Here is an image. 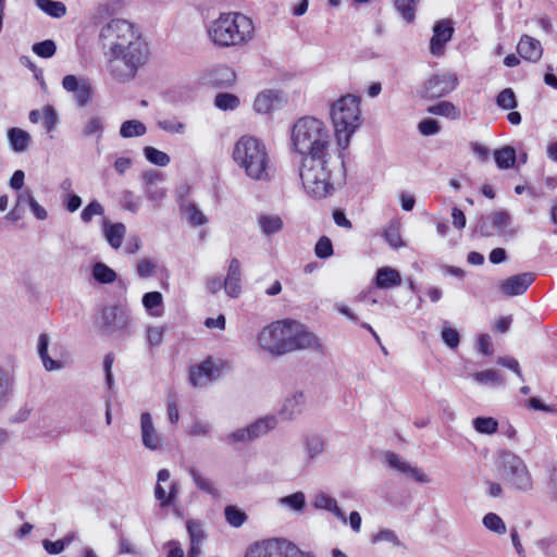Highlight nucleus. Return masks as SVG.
I'll return each mask as SVG.
<instances>
[{
	"mask_svg": "<svg viewBox=\"0 0 557 557\" xmlns=\"http://www.w3.org/2000/svg\"><path fill=\"white\" fill-rule=\"evenodd\" d=\"M536 546L546 557H557V543L555 540L550 537L539 540Z\"/></svg>",
	"mask_w": 557,
	"mask_h": 557,
	"instance_id": "774afa93",
	"label": "nucleus"
},
{
	"mask_svg": "<svg viewBox=\"0 0 557 557\" xmlns=\"http://www.w3.org/2000/svg\"><path fill=\"white\" fill-rule=\"evenodd\" d=\"M8 137L12 149L16 152L25 151L30 143L29 134L16 127L9 129Z\"/></svg>",
	"mask_w": 557,
	"mask_h": 557,
	"instance_id": "2f4dec72",
	"label": "nucleus"
},
{
	"mask_svg": "<svg viewBox=\"0 0 557 557\" xmlns=\"http://www.w3.org/2000/svg\"><path fill=\"white\" fill-rule=\"evenodd\" d=\"M32 49L33 52L38 57L48 59L55 54L57 45L53 40L46 39L44 41L34 44Z\"/></svg>",
	"mask_w": 557,
	"mask_h": 557,
	"instance_id": "09e8293b",
	"label": "nucleus"
},
{
	"mask_svg": "<svg viewBox=\"0 0 557 557\" xmlns=\"http://www.w3.org/2000/svg\"><path fill=\"white\" fill-rule=\"evenodd\" d=\"M37 7L48 15L60 18L65 15L66 7L63 2L53 0H35Z\"/></svg>",
	"mask_w": 557,
	"mask_h": 557,
	"instance_id": "e433bc0d",
	"label": "nucleus"
},
{
	"mask_svg": "<svg viewBox=\"0 0 557 557\" xmlns=\"http://www.w3.org/2000/svg\"><path fill=\"white\" fill-rule=\"evenodd\" d=\"M120 203L125 210L137 213L141 205V199L133 191L124 190L121 195Z\"/></svg>",
	"mask_w": 557,
	"mask_h": 557,
	"instance_id": "de8ad7c7",
	"label": "nucleus"
},
{
	"mask_svg": "<svg viewBox=\"0 0 557 557\" xmlns=\"http://www.w3.org/2000/svg\"><path fill=\"white\" fill-rule=\"evenodd\" d=\"M91 274L100 284H111L117 277L116 272L103 262H96L92 265Z\"/></svg>",
	"mask_w": 557,
	"mask_h": 557,
	"instance_id": "473e14b6",
	"label": "nucleus"
},
{
	"mask_svg": "<svg viewBox=\"0 0 557 557\" xmlns=\"http://www.w3.org/2000/svg\"><path fill=\"white\" fill-rule=\"evenodd\" d=\"M50 343V337L46 333H41L38 338L37 351L42 361V364L47 371L60 370L62 368V363L60 361H55L51 359L48 355V346Z\"/></svg>",
	"mask_w": 557,
	"mask_h": 557,
	"instance_id": "bb28decb",
	"label": "nucleus"
},
{
	"mask_svg": "<svg viewBox=\"0 0 557 557\" xmlns=\"http://www.w3.org/2000/svg\"><path fill=\"white\" fill-rule=\"evenodd\" d=\"M306 397L302 392H296L286 398L282 408V414L285 419H293L302 411Z\"/></svg>",
	"mask_w": 557,
	"mask_h": 557,
	"instance_id": "cd10ccee",
	"label": "nucleus"
},
{
	"mask_svg": "<svg viewBox=\"0 0 557 557\" xmlns=\"http://www.w3.org/2000/svg\"><path fill=\"white\" fill-rule=\"evenodd\" d=\"M253 23L242 13H222L208 28L210 40L219 47L240 46L252 39Z\"/></svg>",
	"mask_w": 557,
	"mask_h": 557,
	"instance_id": "39448f33",
	"label": "nucleus"
},
{
	"mask_svg": "<svg viewBox=\"0 0 557 557\" xmlns=\"http://www.w3.org/2000/svg\"><path fill=\"white\" fill-rule=\"evenodd\" d=\"M169 480L170 471L168 469L159 470L153 494L161 508L174 507L181 491L180 483L177 481H172L169 486V492L166 493L162 483L168 482Z\"/></svg>",
	"mask_w": 557,
	"mask_h": 557,
	"instance_id": "4468645a",
	"label": "nucleus"
},
{
	"mask_svg": "<svg viewBox=\"0 0 557 557\" xmlns=\"http://www.w3.org/2000/svg\"><path fill=\"white\" fill-rule=\"evenodd\" d=\"M494 159L500 170H508L515 166L517 161L516 149L511 146H504L494 151Z\"/></svg>",
	"mask_w": 557,
	"mask_h": 557,
	"instance_id": "c756f323",
	"label": "nucleus"
},
{
	"mask_svg": "<svg viewBox=\"0 0 557 557\" xmlns=\"http://www.w3.org/2000/svg\"><path fill=\"white\" fill-rule=\"evenodd\" d=\"M384 237L392 248L396 249L404 245L400 236L399 225L397 223H391L386 227Z\"/></svg>",
	"mask_w": 557,
	"mask_h": 557,
	"instance_id": "5fc2aeb1",
	"label": "nucleus"
},
{
	"mask_svg": "<svg viewBox=\"0 0 557 557\" xmlns=\"http://www.w3.org/2000/svg\"><path fill=\"white\" fill-rule=\"evenodd\" d=\"M336 499L332 496H330L329 494L324 493V492H319L317 494H314V496L312 497L311 499V505L315 508V509H324L326 511H329L332 506L335 504Z\"/></svg>",
	"mask_w": 557,
	"mask_h": 557,
	"instance_id": "bf43d9fd",
	"label": "nucleus"
},
{
	"mask_svg": "<svg viewBox=\"0 0 557 557\" xmlns=\"http://www.w3.org/2000/svg\"><path fill=\"white\" fill-rule=\"evenodd\" d=\"M385 463L404 474L411 476L414 481L419 483H429L430 478L425 474L421 469L411 466L407 461L403 460L397 454L393 451H387L385 454Z\"/></svg>",
	"mask_w": 557,
	"mask_h": 557,
	"instance_id": "a211bd4d",
	"label": "nucleus"
},
{
	"mask_svg": "<svg viewBox=\"0 0 557 557\" xmlns=\"http://www.w3.org/2000/svg\"><path fill=\"white\" fill-rule=\"evenodd\" d=\"M99 333L116 339H125L132 335L133 317L126 307L104 306L95 321Z\"/></svg>",
	"mask_w": 557,
	"mask_h": 557,
	"instance_id": "6e6552de",
	"label": "nucleus"
},
{
	"mask_svg": "<svg viewBox=\"0 0 557 557\" xmlns=\"http://www.w3.org/2000/svg\"><path fill=\"white\" fill-rule=\"evenodd\" d=\"M158 126L170 134H184L186 126L176 119H165L158 121Z\"/></svg>",
	"mask_w": 557,
	"mask_h": 557,
	"instance_id": "6e6d98bb",
	"label": "nucleus"
},
{
	"mask_svg": "<svg viewBox=\"0 0 557 557\" xmlns=\"http://www.w3.org/2000/svg\"><path fill=\"white\" fill-rule=\"evenodd\" d=\"M360 99L346 95L335 101L331 107V119L335 129L337 145L345 150L350 143L352 134L361 125Z\"/></svg>",
	"mask_w": 557,
	"mask_h": 557,
	"instance_id": "0eeeda50",
	"label": "nucleus"
},
{
	"mask_svg": "<svg viewBox=\"0 0 557 557\" xmlns=\"http://www.w3.org/2000/svg\"><path fill=\"white\" fill-rule=\"evenodd\" d=\"M457 76L453 73L442 72L431 75L422 85L420 95L424 99L445 97L456 89Z\"/></svg>",
	"mask_w": 557,
	"mask_h": 557,
	"instance_id": "f8f14e48",
	"label": "nucleus"
},
{
	"mask_svg": "<svg viewBox=\"0 0 557 557\" xmlns=\"http://www.w3.org/2000/svg\"><path fill=\"white\" fill-rule=\"evenodd\" d=\"M13 387L12 380L0 368V408L5 405Z\"/></svg>",
	"mask_w": 557,
	"mask_h": 557,
	"instance_id": "13d9d810",
	"label": "nucleus"
},
{
	"mask_svg": "<svg viewBox=\"0 0 557 557\" xmlns=\"http://www.w3.org/2000/svg\"><path fill=\"white\" fill-rule=\"evenodd\" d=\"M476 232L484 237H491L497 233L505 238H513L518 234V227L512 226V218L508 211L497 210L481 216Z\"/></svg>",
	"mask_w": 557,
	"mask_h": 557,
	"instance_id": "9b49d317",
	"label": "nucleus"
},
{
	"mask_svg": "<svg viewBox=\"0 0 557 557\" xmlns=\"http://www.w3.org/2000/svg\"><path fill=\"white\" fill-rule=\"evenodd\" d=\"M418 0H396L395 5L407 22L414 20L416 5Z\"/></svg>",
	"mask_w": 557,
	"mask_h": 557,
	"instance_id": "864d4df0",
	"label": "nucleus"
},
{
	"mask_svg": "<svg viewBox=\"0 0 557 557\" xmlns=\"http://www.w3.org/2000/svg\"><path fill=\"white\" fill-rule=\"evenodd\" d=\"M533 282L534 274L532 272H524L502 281L499 289L505 296L515 297L524 294Z\"/></svg>",
	"mask_w": 557,
	"mask_h": 557,
	"instance_id": "dca6fc26",
	"label": "nucleus"
},
{
	"mask_svg": "<svg viewBox=\"0 0 557 557\" xmlns=\"http://www.w3.org/2000/svg\"><path fill=\"white\" fill-rule=\"evenodd\" d=\"M496 103L504 110H512L518 106L516 95L511 88H505L500 91L496 98Z\"/></svg>",
	"mask_w": 557,
	"mask_h": 557,
	"instance_id": "8fccbe9b",
	"label": "nucleus"
},
{
	"mask_svg": "<svg viewBox=\"0 0 557 557\" xmlns=\"http://www.w3.org/2000/svg\"><path fill=\"white\" fill-rule=\"evenodd\" d=\"M144 154L146 159L156 165L166 166L170 163V157L154 147L147 146L144 148Z\"/></svg>",
	"mask_w": 557,
	"mask_h": 557,
	"instance_id": "c03bdc74",
	"label": "nucleus"
},
{
	"mask_svg": "<svg viewBox=\"0 0 557 557\" xmlns=\"http://www.w3.org/2000/svg\"><path fill=\"white\" fill-rule=\"evenodd\" d=\"M335 165L332 152L301 158L298 165L299 177L310 198L321 200L333 195L335 187L332 176Z\"/></svg>",
	"mask_w": 557,
	"mask_h": 557,
	"instance_id": "7ed1b4c3",
	"label": "nucleus"
},
{
	"mask_svg": "<svg viewBox=\"0 0 557 557\" xmlns=\"http://www.w3.org/2000/svg\"><path fill=\"white\" fill-rule=\"evenodd\" d=\"M236 79L234 70L227 65H219L210 70L206 75L207 84L213 87H228Z\"/></svg>",
	"mask_w": 557,
	"mask_h": 557,
	"instance_id": "5701e85b",
	"label": "nucleus"
},
{
	"mask_svg": "<svg viewBox=\"0 0 557 557\" xmlns=\"http://www.w3.org/2000/svg\"><path fill=\"white\" fill-rule=\"evenodd\" d=\"M101 214H103L102 205L97 200H92L81 212V219L85 223H89L95 215H101Z\"/></svg>",
	"mask_w": 557,
	"mask_h": 557,
	"instance_id": "e2e57ef3",
	"label": "nucleus"
},
{
	"mask_svg": "<svg viewBox=\"0 0 557 557\" xmlns=\"http://www.w3.org/2000/svg\"><path fill=\"white\" fill-rule=\"evenodd\" d=\"M517 52L522 59L536 63L542 58L543 47L540 40L522 35L517 45Z\"/></svg>",
	"mask_w": 557,
	"mask_h": 557,
	"instance_id": "412c9836",
	"label": "nucleus"
},
{
	"mask_svg": "<svg viewBox=\"0 0 557 557\" xmlns=\"http://www.w3.org/2000/svg\"><path fill=\"white\" fill-rule=\"evenodd\" d=\"M428 112L434 115L445 116L451 120H457L460 116L458 108L449 101H441L428 108Z\"/></svg>",
	"mask_w": 557,
	"mask_h": 557,
	"instance_id": "f704fd0d",
	"label": "nucleus"
},
{
	"mask_svg": "<svg viewBox=\"0 0 557 557\" xmlns=\"http://www.w3.org/2000/svg\"><path fill=\"white\" fill-rule=\"evenodd\" d=\"M62 87L73 95L78 107H86L92 96V86L87 77H78L73 74L65 75L62 79Z\"/></svg>",
	"mask_w": 557,
	"mask_h": 557,
	"instance_id": "ddd939ff",
	"label": "nucleus"
},
{
	"mask_svg": "<svg viewBox=\"0 0 557 557\" xmlns=\"http://www.w3.org/2000/svg\"><path fill=\"white\" fill-rule=\"evenodd\" d=\"M140 433L141 443L146 448L150 450H157L162 447L163 440L156 430L152 422V417L149 412H144L140 416Z\"/></svg>",
	"mask_w": 557,
	"mask_h": 557,
	"instance_id": "aec40b11",
	"label": "nucleus"
},
{
	"mask_svg": "<svg viewBox=\"0 0 557 557\" xmlns=\"http://www.w3.org/2000/svg\"><path fill=\"white\" fill-rule=\"evenodd\" d=\"M333 245L329 237L322 236L315 244L314 253L320 259H326L333 255Z\"/></svg>",
	"mask_w": 557,
	"mask_h": 557,
	"instance_id": "052dcab7",
	"label": "nucleus"
},
{
	"mask_svg": "<svg viewBox=\"0 0 557 557\" xmlns=\"http://www.w3.org/2000/svg\"><path fill=\"white\" fill-rule=\"evenodd\" d=\"M258 224L262 234L265 236L277 234L284 227L282 218L276 214H261L258 218Z\"/></svg>",
	"mask_w": 557,
	"mask_h": 557,
	"instance_id": "c85d7f7f",
	"label": "nucleus"
},
{
	"mask_svg": "<svg viewBox=\"0 0 557 557\" xmlns=\"http://www.w3.org/2000/svg\"><path fill=\"white\" fill-rule=\"evenodd\" d=\"M454 27L448 20H441L433 27V36L430 40V50L433 55H441L445 45L451 39Z\"/></svg>",
	"mask_w": 557,
	"mask_h": 557,
	"instance_id": "f3484780",
	"label": "nucleus"
},
{
	"mask_svg": "<svg viewBox=\"0 0 557 557\" xmlns=\"http://www.w3.org/2000/svg\"><path fill=\"white\" fill-rule=\"evenodd\" d=\"M233 159L251 180H270V159L262 140L252 136L240 137L235 144Z\"/></svg>",
	"mask_w": 557,
	"mask_h": 557,
	"instance_id": "423d86ee",
	"label": "nucleus"
},
{
	"mask_svg": "<svg viewBox=\"0 0 557 557\" xmlns=\"http://www.w3.org/2000/svg\"><path fill=\"white\" fill-rule=\"evenodd\" d=\"M482 523L488 531L494 532L498 535H503L507 531L506 524L503 521V519L494 512L486 513L482 519Z\"/></svg>",
	"mask_w": 557,
	"mask_h": 557,
	"instance_id": "79ce46f5",
	"label": "nucleus"
},
{
	"mask_svg": "<svg viewBox=\"0 0 557 557\" xmlns=\"http://www.w3.org/2000/svg\"><path fill=\"white\" fill-rule=\"evenodd\" d=\"M500 475L507 486L516 492L530 493L533 490V479L527 463L513 453L502 454Z\"/></svg>",
	"mask_w": 557,
	"mask_h": 557,
	"instance_id": "1a4fd4ad",
	"label": "nucleus"
},
{
	"mask_svg": "<svg viewBox=\"0 0 557 557\" xmlns=\"http://www.w3.org/2000/svg\"><path fill=\"white\" fill-rule=\"evenodd\" d=\"M162 301L163 297L160 292H148L143 296V306L154 317L162 314V310H158L161 308Z\"/></svg>",
	"mask_w": 557,
	"mask_h": 557,
	"instance_id": "ea45409f",
	"label": "nucleus"
},
{
	"mask_svg": "<svg viewBox=\"0 0 557 557\" xmlns=\"http://www.w3.org/2000/svg\"><path fill=\"white\" fill-rule=\"evenodd\" d=\"M302 447L307 462H312L320 458L325 451V441L321 434L308 433L304 436Z\"/></svg>",
	"mask_w": 557,
	"mask_h": 557,
	"instance_id": "b1692460",
	"label": "nucleus"
},
{
	"mask_svg": "<svg viewBox=\"0 0 557 557\" xmlns=\"http://www.w3.org/2000/svg\"><path fill=\"white\" fill-rule=\"evenodd\" d=\"M375 284L379 288L386 289L399 286L401 284V277L397 270L383 267L376 271Z\"/></svg>",
	"mask_w": 557,
	"mask_h": 557,
	"instance_id": "a878e982",
	"label": "nucleus"
},
{
	"mask_svg": "<svg viewBox=\"0 0 557 557\" xmlns=\"http://www.w3.org/2000/svg\"><path fill=\"white\" fill-rule=\"evenodd\" d=\"M245 557H313L285 539H270L249 546Z\"/></svg>",
	"mask_w": 557,
	"mask_h": 557,
	"instance_id": "9d476101",
	"label": "nucleus"
},
{
	"mask_svg": "<svg viewBox=\"0 0 557 557\" xmlns=\"http://www.w3.org/2000/svg\"><path fill=\"white\" fill-rule=\"evenodd\" d=\"M214 104L220 110H235L239 106V99L233 94L221 92L215 96Z\"/></svg>",
	"mask_w": 557,
	"mask_h": 557,
	"instance_id": "37998d69",
	"label": "nucleus"
},
{
	"mask_svg": "<svg viewBox=\"0 0 557 557\" xmlns=\"http://www.w3.org/2000/svg\"><path fill=\"white\" fill-rule=\"evenodd\" d=\"M188 473L200 491L206 492L213 497H219V490L214 486L210 479L203 476L196 468H190Z\"/></svg>",
	"mask_w": 557,
	"mask_h": 557,
	"instance_id": "72a5a7b5",
	"label": "nucleus"
},
{
	"mask_svg": "<svg viewBox=\"0 0 557 557\" xmlns=\"http://www.w3.org/2000/svg\"><path fill=\"white\" fill-rule=\"evenodd\" d=\"M220 374L219 367L212 359H207L189 370V381L195 387H203L215 380Z\"/></svg>",
	"mask_w": 557,
	"mask_h": 557,
	"instance_id": "2eb2a0df",
	"label": "nucleus"
},
{
	"mask_svg": "<svg viewBox=\"0 0 557 557\" xmlns=\"http://www.w3.org/2000/svg\"><path fill=\"white\" fill-rule=\"evenodd\" d=\"M442 339L443 342L451 349H455L459 346L460 335L456 329L450 326H444L442 330Z\"/></svg>",
	"mask_w": 557,
	"mask_h": 557,
	"instance_id": "0e129e2a",
	"label": "nucleus"
},
{
	"mask_svg": "<svg viewBox=\"0 0 557 557\" xmlns=\"http://www.w3.org/2000/svg\"><path fill=\"white\" fill-rule=\"evenodd\" d=\"M259 346L272 356L298 349L312 348L318 345L317 336L293 320L275 321L264 326L257 337Z\"/></svg>",
	"mask_w": 557,
	"mask_h": 557,
	"instance_id": "f03ea898",
	"label": "nucleus"
},
{
	"mask_svg": "<svg viewBox=\"0 0 557 557\" xmlns=\"http://www.w3.org/2000/svg\"><path fill=\"white\" fill-rule=\"evenodd\" d=\"M278 505L287 507L296 512H301L306 506V496L302 492H296L290 495L278 498Z\"/></svg>",
	"mask_w": 557,
	"mask_h": 557,
	"instance_id": "58836bf2",
	"label": "nucleus"
},
{
	"mask_svg": "<svg viewBox=\"0 0 557 557\" xmlns=\"http://www.w3.org/2000/svg\"><path fill=\"white\" fill-rule=\"evenodd\" d=\"M473 428L481 434H494L498 430V422L492 417H478L472 421Z\"/></svg>",
	"mask_w": 557,
	"mask_h": 557,
	"instance_id": "a19ab883",
	"label": "nucleus"
},
{
	"mask_svg": "<svg viewBox=\"0 0 557 557\" xmlns=\"http://www.w3.org/2000/svg\"><path fill=\"white\" fill-rule=\"evenodd\" d=\"M380 542L391 543L395 547H399L401 545L398 535L389 529H383L372 537V543L375 544Z\"/></svg>",
	"mask_w": 557,
	"mask_h": 557,
	"instance_id": "680f3d73",
	"label": "nucleus"
},
{
	"mask_svg": "<svg viewBox=\"0 0 557 557\" xmlns=\"http://www.w3.org/2000/svg\"><path fill=\"white\" fill-rule=\"evenodd\" d=\"M473 379L480 384L490 385L494 387L504 385V379L494 369H487L475 372L473 374Z\"/></svg>",
	"mask_w": 557,
	"mask_h": 557,
	"instance_id": "4c0bfd02",
	"label": "nucleus"
},
{
	"mask_svg": "<svg viewBox=\"0 0 557 557\" xmlns=\"http://www.w3.org/2000/svg\"><path fill=\"white\" fill-rule=\"evenodd\" d=\"M146 125L138 120H128L122 123L120 135L123 138L139 137L146 134Z\"/></svg>",
	"mask_w": 557,
	"mask_h": 557,
	"instance_id": "c9c22d12",
	"label": "nucleus"
},
{
	"mask_svg": "<svg viewBox=\"0 0 557 557\" xmlns=\"http://www.w3.org/2000/svg\"><path fill=\"white\" fill-rule=\"evenodd\" d=\"M187 532L190 543L202 544L205 540V532L200 522L188 520L186 523Z\"/></svg>",
	"mask_w": 557,
	"mask_h": 557,
	"instance_id": "4d7b16f0",
	"label": "nucleus"
},
{
	"mask_svg": "<svg viewBox=\"0 0 557 557\" xmlns=\"http://www.w3.org/2000/svg\"><path fill=\"white\" fill-rule=\"evenodd\" d=\"M284 103L285 99L281 91L268 89L257 95L253 109L257 113L268 114L274 110L281 109Z\"/></svg>",
	"mask_w": 557,
	"mask_h": 557,
	"instance_id": "6ab92c4d",
	"label": "nucleus"
},
{
	"mask_svg": "<svg viewBox=\"0 0 557 557\" xmlns=\"http://www.w3.org/2000/svg\"><path fill=\"white\" fill-rule=\"evenodd\" d=\"M103 133V124L99 117L92 116L88 119L83 127V135L96 136L97 139H100Z\"/></svg>",
	"mask_w": 557,
	"mask_h": 557,
	"instance_id": "3c124183",
	"label": "nucleus"
},
{
	"mask_svg": "<svg viewBox=\"0 0 557 557\" xmlns=\"http://www.w3.org/2000/svg\"><path fill=\"white\" fill-rule=\"evenodd\" d=\"M295 150L302 157L331 152L332 138L325 124L311 116L299 119L292 132Z\"/></svg>",
	"mask_w": 557,
	"mask_h": 557,
	"instance_id": "20e7f679",
	"label": "nucleus"
},
{
	"mask_svg": "<svg viewBox=\"0 0 557 557\" xmlns=\"http://www.w3.org/2000/svg\"><path fill=\"white\" fill-rule=\"evenodd\" d=\"M224 515L227 523L234 528L242 527L247 519V515L243 510L232 505L225 507Z\"/></svg>",
	"mask_w": 557,
	"mask_h": 557,
	"instance_id": "a18cd8bd",
	"label": "nucleus"
},
{
	"mask_svg": "<svg viewBox=\"0 0 557 557\" xmlns=\"http://www.w3.org/2000/svg\"><path fill=\"white\" fill-rule=\"evenodd\" d=\"M145 195L149 201L153 203V208H159L161 201L166 196V190L159 184L145 187Z\"/></svg>",
	"mask_w": 557,
	"mask_h": 557,
	"instance_id": "603ef678",
	"label": "nucleus"
},
{
	"mask_svg": "<svg viewBox=\"0 0 557 557\" xmlns=\"http://www.w3.org/2000/svg\"><path fill=\"white\" fill-rule=\"evenodd\" d=\"M99 42L108 58L110 75L119 82L133 79L149 58L140 30L123 18H113L99 32Z\"/></svg>",
	"mask_w": 557,
	"mask_h": 557,
	"instance_id": "f257e3e1",
	"label": "nucleus"
},
{
	"mask_svg": "<svg viewBox=\"0 0 557 557\" xmlns=\"http://www.w3.org/2000/svg\"><path fill=\"white\" fill-rule=\"evenodd\" d=\"M418 129L423 136H433L441 131V126L434 119H424L418 124Z\"/></svg>",
	"mask_w": 557,
	"mask_h": 557,
	"instance_id": "69168bd1",
	"label": "nucleus"
},
{
	"mask_svg": "<svg viewBox=\"0 0 557 557\" xmlns=\"http://www.w3.org/2000/svg\"><path fill=\"white\" fill-rule=\"evenodd\" d=\"M276 418L274 416H268L258 419L253 423L249 424L248 428L252 440H256L269 433L276 426Z\"/></svg>",
	"mask_w": 557,
	"mask_h": 557,
	"instance_id": "7c9ffc66",
	"label": "nucleus"
},
{
	"mask_svg": "<svg viewBox=\"0 0 557 557\" xmlns=\"http://www.w3.org/2000/svg\"><path fill=\"white\" fill-rule=\"evenodd\" d=\"M184 211L188 223L193 226L203 225L208 221L207 216L198 209L195 203H188Z\"/></svg>",
	"mask_w": 557,
	"mask_h": 557,
	"instance_id": "49530a36",
	"label": "nucleus"
},
{
	"mask_svg": "<svg viewBox=\"0 0 557 557\" xmlns=\"http://www.w3.org/2000/svg\"><path fill=\"white\" fill-rule=\"evenodd\" d=\"M240 276V263L236 258H233L230 261L226 277L223 280L224 290L227 296L232 298L239 296L242 293Z\"/></svg>",
	"mask_w": 557,
	"mask_h": 557,
	"instance_id": "4be33fe9",
	"label": "nucleus"
},
{
	"mask_svg": "<svg viewBox=\"0 0 557 557\" xmlns=\"http://www.w3.org/2000/svg\"><path fill=\"white\" fill-rule=\"evenodd\" d=\"M210 432H211V424L207 421H201V420L194 421L187 431V433L190 436H201V437L209 436Z\"/></svg>",
	"mask_w": 557,
	"mask_h": 557,
	"instance_id": "338daca9",
	"label": "nucleus"
},
{
	"mask_svg": "<svg viewBox=\"0 0 557 557\" xmlns=\"http://www.w3.org/2000/svg\"><path fill=\"white\" fill-rule=\"evenodd\" d=\"M102 231L106 240L113 249H119L122 246L126 234V227L123 223H111L110 221L104 220Z\"/></svg>",
	"mask_w": 557,
	"mask_h": 557,
	"instance_id": "393cba45",
	"label": "nucleus"
}]
</instances>
